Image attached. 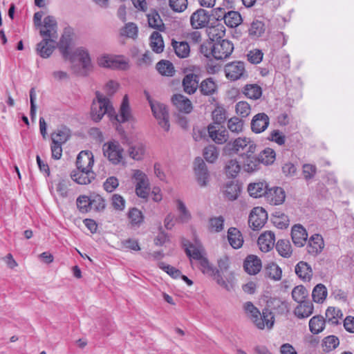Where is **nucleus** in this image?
<instances>
[{"label":"nucleus","mask_w":354,"mask_h":354,"mask_svg":"<svg viewBox=\"0 0 354 354\" xmlns=\"http://www.w3.org/2000/svg\"><path fill=\"white\" fill-rule=\"evenodd\" d=\"M107 114L110 119L120 123H124L131 118L129 98L127 95L123 97L120 109V113L115 114L109 99L100 91H96L95 98L93 100L91 108V117L95 122H99L104 115Z\"/></svg>","instance_id":"nucleus-1"},{"label":"nucleus","mask_w":354,"mask_h":354,"mask_svg":"<svg viewBox=\"0 0 354 354\" xmlns=\"http://www.w3.org/2000/svg\"><path fill=\"white\" fill-rule=\"evenodd\" d=\"M185 252L189 257L191 264H196L203 274L211 277L221 287L229 290V286L218 275V272L208 259L207 253L203 245H185Z\"/></svg>","instance_id":"nucleus-2"},{"label":"nucleus","mask_w":354,"mask_h":354,"mask_svg":"<svg viewBox=\"0 0 354 354\" xmlns=\"http://www.w3.org/2000/svg\"><path fill=\"white\" fill-rule=\"evenodd\" d=\"M68 30V60L71 64V69L78 75L87 76L93 70L89 53L83 47L74 48Z\"/></svg>","instance_id":"nucleus-3"},{"label":"nucleus","mask_w":354,"mask_h":354,"mask_svg":"<svg viewBox=\"0 0 354 354\" xmlns=\"http://www.w3.org/2000/svg\"><path fill=\"white\" fill-rule=\"evenodd\" d=\"M243 308L246 315L259 329L263 330L266 327L268 329L272 328L274 323V317L272 313L268 309L263 310L262 313H261L251 301L244 303Z\"/></svg>","instance_id":"nucleus-4"},{"label":"nucleus","mask_w":354,"mask_h":354,"mask_svg":"<svg viewBox=\"0 0 354 354\" xmlns=\"http://www.w3.org/2000/svg\"><path fill=\"white\" fill-rule=\"evenodd\" d=\"M257 145L250 138L239 137L227 142L223 153L225 155L237 154L242 158L249 153H255Z\"/></svg>","instance_id":"nucleus-5"},{"label":"nucleus","mask_w":354,"mask_h":354,"mask_svg":"<svg viewBox=\"0 0 354 354\" xmlns=\"http://www.w3.org/2000/svg\"><path fill=\"white\" fill-rule=\"evenodd\" d=\"M102 151L104 157L113 165L124 162V149L117 140H111L104 143Z\"/></svg>","instance_id":"nucleus-6"},{"label":"nucleus","mask_w":354,"mask_h":354,"mask_svg":"<svg viewBox=\"0 0 354 354\" xmlns=\"http://www.w3.org/2000/svg\"><path fill=\"white\" fill-rule=\"evenodd\" d=\"M132 179L135 183L136 195L142 198H147L150 192V184L148 176L141 170L133 171Z\"/></svg>","instance_id":"nucleus-7"},{"label":"nucleus","mask_w":354,"mask_h":354,"mask_svg":"<svg viewBox=\"0 0 354 354\" xmlns=\"http://www.w3.org/2000/svg\"><path fill=\"white\" fill-rule=\"evenodd\" d=\"M100 67L125 70L129 67L128 62L122 56L104 54L97 57Z\"/></svg>","instance_id":"nucleus-8"},{"label":"nucleus","mask_w":354,"mask_h":354,"mask_svg":"<svg viewBox=\"0 0 354 354\" xmlns=\"http://www.w3.org/2000/svg\"><path fill=\"white\" fill-rule=\"evenodd\" d=\"M50 150L52 158L59 160L62 156V145L66 142V131L65 128L58 129L50 135Z\"/></svg>","instance_id":"nucleus-9"},{"label":"nucleus","mask_w":354,"mask_h":354,"mask_svg":"<svg viewBox=\"0 0 354 354\" xmlns=\"http://www.w3.org/2000/svg\"><path fill=\"white\" fill-rule=\"evenodd\" d=\"M44 24L40 30V35L44 39L55 42L58 37L57 23L55 18L53 16H47L44 19Z\"/></svg>","instance_id":"nucleus-10"},{"label":"nucleus","mask_w":354,"mask_h":354,"mask_svg":"<svg viewBox=\"0 0 354 354\" xmlns=\"http://www.w3.org/2000/svg\"><path fill=\"white\" fill-rule=\"evenodd\" d=\"M151 109L153 116L157 120L158 124L165 131L169 130L170 124L169 122V112L167 106L160 102L151 104Z\"/></svg>","instance_id":"nucleus-11"},{"label":"nucleus","mask_w":354,"mask_h":354,"mask_svg":"<svg viewBox=\"0 0 354 354\" xmlns=\"http://www.w3.org/2000/svg\"><path fill=\"white\" fill-rule=\"evenodd\" d=\"M224 72L228 80L236 81L244 75L245 64L240 61L230 62L225 66Z\"/></svg>","instance_id":"nucleus-12"},{"label":"nucleus","mask_w":354,"mask_h":354,"mask_svg":"<svg viewBox=\"0 0 354 354\" xmlns=\"http://www.w3.org/2000/svg\"><path fill=\"white\" fill-rule=\"evenodd\" d=\"M268 219L266 211L261 207L253 208L249 216V224L253 230L261 228Z\"/></svg>","instance_id":"nucleus-13"},{"label":"nucleus","mask_w":354,"mask_h":354,"mask_svg":"<svg viewBox=\"0 0 354 354\" xmlns=\"http://www.w3.org/2000/svg\"><path fill=\"white\" fill-rule=\"evenodd\" d=\"M194 169L198 183L201 187L206 186L209 182V174L207 166L201 158L198 157L195 159Z\"/></svg>","instance_id":"nucleus-14"},{"label":"nucleus","mask_w":354,"mask_h":354,"mask_svg":"<svg viewBox=\"0 0 354 354\" xmlns=\"http://www.w3.org/2000/svg\"><path fill=\"white\" fill-rule=\"evenodd\" d=\"M214 59L221 60L228 58L234 50V44L227 39L214 43Z\"/></svg>","instance_id":"nucleus-15"},{"label":"nucleus","mask_w":354,"mask_h":354,"mask_svg":"<svg viewBox=\"0 0 354 354\" xmlns=\"http://www.w3.org/2000/svg\"><path fill=\"white\" fill-rule=\"evenodd\" d=\"M210 15L205 9L199 8L194 12L190 17V24L194 29L205 28L209 22Z\"/></svg>","instance_id":"nucleus-16"},{"label":"nucleus","mask_w":354,"mask_h":354,"mask_svg":"<svg viewBox=\"0 0 354 354\" xmlns=\"http://www.w3.org/2000/svg\"><path fill=\"white\" fill-rule=\"evenodd\" d=\"M207 131L209 138L216 144H224L229 139L228 131L223 127L216 125L215 124H209L207 127Z\"/></svg>","instance_id":"nucleus-17"},{"label":"nucleus","mask_w":354,"mask_h":354,"mask_svg":"<svg viewBox=\"0 0 354 354\" xmlns=\"http://www.w3.org/2000/svg\"><path fill=\"white\" fill-rule=\"evenodd\" d=\"M147 153V147L145 143L140 141L131 142L129 143L127 153L130 158L136 161L142 160Z\"/></svg>","instance_id":"nucleus-18"},{"label":"nucleus","mask_w":354,"mask_h":354,"mask_svg":"<svg viewBox=\"0 0 354 354\" xmlns=\"http://www.w3.org/2000/svg\"><path fill=\"white\" fill-rule=\"evenodd\" d=\"M71 177L73 181L80 185H88L95 178L93 169H78L73 171Z\"/></svg>","instance_id":"nucleus-19"},{"label":"nucleus","mask_w":354,"mask_h":354,"mask_svg":"<svg viewBox=\"0 0 354 354\" xmlns=\"http://www.w3.org/2000/svg\"><path fill=\"white\" fill-rule=\"evenodd\" d=\"M76 169H93L94 165L93 154L91 151H82L76 159Z\"/></svg>","instance_id":"nucleus-20"},{"label":"nucleus","mask_w":354,"mask_h":354,"mask_svg":"<svg viewBox=\"0 0 354 354\" xmlns=\"http://www.w3.org/2000/svg\"><path fill=\"white\" fill-rule=\"evenodd\" d=\"M269 122L268 116L264 113H259L253 117L251 121V129L255 133H260L268 128Z\"/></svg>","instance_id":"nucleus-21"},{"label":"nucleus","mask_w":354,"mask_h":354,"mask_svg":"<svg viewBox=\"0 0 354 354\" xmlns=\"http://www.w3.org/2000/svg\"><path fill=\"white\" fill-rule=\"evenodd\" d=\"M261 267L262 265L261 259L255 255H248L244 261V270L250 275H254L259 273Z\"/></svg>","instance_id":"nucleus-22"},{"label":"nucleus","mask_w":354,"mask_h":354,"mask_svg":"<svg viewBox=\"0 0 354 354\" xmlns=\"http://www.w3.org/2000/svg\"><path fill=\"white\" fill-rule=\"evenodd\" d=\"M171 101L176 108L180 111L185 113H189L192 110V104L191 101L185 96L181 94H176Z\"/></svg>","instance_id":"nucleus-23"},{"label":"nucleus","mask_w":354,"mask_h":354,"mask_svg":"<svg viewBox=\"0 0 354 354\" xmlns=\"http://www.w3.org/2000/svg\"><path fill=\"white\" fill-rule=\"evenodd\" d=\"M296 274L304 281H310L313 277V269L311 266L305 261H299L295 268Z\"/></svg>","instance_id":"nucleus-24"},{"label":"nucleus","mask_w":354,"mask_h":354,"mask_svg":"<svg viewBox=\"0 0 354 354\" xmlns=\"http://www.w3.org/2000/svg\"><path fill=\"white\" fill-rule=\"evenodd\" d=\"M286 198L284 190L281 187H274L268 191L266 200L272 205H279L283 203Z\"/></svg>","instance_id":"nucleus-25"},{"label":"nucleus","mask_w":354,"mask_h":354,"mask_svg":"<svg viewBox=\"0 0 354 354\" xmlns=\"http://www.w3.org/2000/svg\"><path fill=\"white\" fill-rule=\"evenodd\" d=\"M66 197V182L64 179L60 180L55 185V198L58 205L62 209H64Z\"/></svg>","instance_id":"nucleus-26"},{"label":"nucleus","mask_w":354,"mask_h":354,"mask_svg":"<svg viewBox=\"0 0 354 354\" xmlns=\"http://www.w3.org/2000/svg\"><path fill=\"white\" fill-rule=\"evenodd\" d=\"M241 159L243 160V167L245 171L253 172L260 169L261 162L258 156H257L254 153H249Z\"/></svg>","instance_id":"nucleus-27"},{"label":"nucleus","mask_w":354,"mask_h":354,"mask_svg":"<svg viewBox=\"0 0 354 354\" xmlns=\"http://www.w3.org/2000/svg\"><path fill=\"white\" fill-rule=\"evenodd\" d=\"M198 76L194 73H189L185 76L183 80V86L185 93L193 94L198 87Z\"/></svg>","instance_id":"nucleus-28"},{"label":"nucleus","mask_w":354,"mask_h":354,"mask_svg":"<svg viewBox=\"0 0 354 354\" xmlns=\"http://www.w3.org/2000/svg\"><path fill=\"white\" fill-rule=\"evenodd\" d=\"M218 18H224V23L229 28H236L242 23V17L237 11H228L225 15H218Z\"/></svg>","instance_id":"nucleus-29"},{"label":"nucleus","mask_w":354,"mask_h":354,"mask_svg":"<svg viewBox=\"0 0 354 354\" xmlns=\"http://www.w3.org/2000/svg\"><path fill=\"white\" fill-rule=\"evenodd\" d=\"M149 26L151 28L162 31L165 29V25L158 12L155 10H150L147 14Z\"/></svg>","instance_id":"nucleus-30"},{"label":"nucleus","mask_w":354,"mask_h":354,"mask_svg":"<svg viewBox=\"0 0 354 354\" xmlns=\"http://www.w3.org/2000/svg\"><path fill=\"white\" fill-rule=\"evenodd\" d=\"M313 304L310 301H305L299 303L295 309V315L300 319L306 318L310 316L313 312Z\"/></svg>","instance_id":"nucleus-31"},{"label":"nucleus","mask_w":354,"mask_h":354,"mask_svg":"<svg viewBox=\"0 0 354 354\" xmlns=\"http://www.w3.org/2000/svg\"><path fill=\"white\" fill-rule=\"evenodd\" d=\"M291 236L293 243H302L308 239V233L301 224H296L292 227Z\"/></svg>","instance_id":"nucleus-32"},{"label":"nucleus","mask_w":354,"mask_h":354,"mask_svg":"<svg viewBox=\"0 0 354 354\" xmlns=\"http://www.w3.org/2000/svg\"><path fill=\"white\" fill-rule=\"evenodd\" d=\"M248 191L250 195L254 198H259L265 196L268 190H267V185L263 182L250 183L248 185Z\"/></svg>","instance_id":"nucleus-33"},{"label":"nucleus","mask_w":354,"mask_h":354,"mask_svg":"<svg viewBox=\"0 0 354 354\" xmlns=\"http://www.w3.org/2000/svg\"><path fill=\"white\" fill-rule=\"evenodd\" d=\"M243 93L248 98L257 100L262 95V88L258 84H248L243 87Z\"/></svg>","instance_id":"nucleus-34"},{"label":"nucleus","mask_w":354,"mask_h":354,"mask_svg":"<svg viewBox=\"0 0 354 354\" xmlns=\"http://www.w3.org/2000/svg\"><path fill=\"white\" fill-rule=\"evenodd\" d=\"M328 295L326 287L322 283L317 284L312 292V297L314 302L322 304L326 300Z\"/></svg>","instance_id":"nucleus-35"},{"label":"nucleus","mask_w":354,"mask_h":354,"mask_svg":"<svg viewBox=\"0 0 354 354\" xmlns=\"http://www.w3.org/2000/svg\"><path fill=\"white\" fill-rule=\"evenodd\" d=\"M91 211L100 212L106 207V201L104 198L98 194L92 193L90 194Z\"/></svg>","instance_id":"nucleus-36"},{"label":"nucleus","mask_w":354,"mask_h":354,"mask_svg":"<svg viewBox=\"0 0 354 354\" xmlns=\"http://www.w3.org/2000/svg\"><path fill=\"white\" fill-rule=\"evenodd\" d=\"M50 41L48 39H43L37 45V52L42 58H48L53 53L55 46L50 44Z\"/></svg>","instance_id":"nucleus-37"},{"label":"nucleus","mask_w":354,"mask_h":354,"mask_svg":"<svg viewBox=\"0 0 354 354\" xmlns=\"http://www.w3.org/2000/svg\"><path fill=\"white\" fill-rule=\"evenodd\" d=\"M326 319L322 316L316 315L309 321V328L312 333L319 334L323 331L325 327Z\"/></svg>","instance_id":"nucleus-38"},{"label":"nucleus","mask_w":354,"mask_h":354,"mask_svg":"<svg viewBox=\"0 0 354 354\" xmlns=\"http://www.w3.org/2000/svg\"><path fill=\"white\" fill-rule=\"evenodd\" d=\"M176 206L179 212L178 216L176 218V221L180 223H188L190 221L192 216L189 210L187 209L185 203L181 200L178 199L176 201Z\"/></svg>","instance_id":"nucleus-39"},{"label":"nucleus","mask_w":354,"mask_h":354,"mask_svg":"<svg viewBox=\"0 0 354 354\" xmlns=\"http://www.w3.org/2000/svg\"><path fill=\"white\" fill-rule=\"evenodd\" d=\"M171 44L175 53L178 57L185 58L189 56L190 48L187 42L173 40Z\"/></svg>","instance_id":"nucleus-40"},{"label":"nucleus","mask_w":354,"mask_h":354,"mask_svg":"<svg viewBox=\"0 0 354 354\" xmlns=\"http://www.w3.org/2000/svg\"><path fill=\"white\" fill-rule=\"evenodd\" d=\"M224 223L225 218L222 216L211 217L208 221V230L211 232H221L224 229Z\"/></svg>","instance_id":"nucleus-41"},{"label":"nucleus","mask_w":354,"mask_h":354,"mask_svg":"<svg viewBox=\"0 0 354 354\" xmlns=\"http://www.w3.org/2000/svg\"><path fill=\"white\" fill-rule=\"evenodd\" d=\"M341 310L335 307H328L326 312V321L333 325H337L342 318Z\"/></svg>","instance_id":"nucleus-42"},{"label":"nucleus","mask_w":354,"mask_h":354,"mask_svg":"<svg viewBox=\"0 0 354 354\" xmlns=\"http://www.w3.org/2000/svg\"><path fill=\"white\" fill-rule=\"evenodd\" d=\"M150 46L156 53H162L164 50V41L160 32L154 31L150 37Z\"/></svg>","instance_id":"nucleus-43"},{"label":"nucleus","mask_w":354,"mask_h":354,"mask_svg":"<svg viewBox=\"0 0 354 354\" xmlns=\"http://www.w3.org/2000/svg\"><path fill=\"white\" fill-rule=\"evenodd\" d=\"M198 88L203 95H211L216 92L217 86L213 79L209 77L203 80Z\"/></svg>","instance_id":"nucleus-44"},{"label":"nucleus","mask_w":354,"mask_h":354,"mask_svg":"<svg viewBox=\"0 0 354 354\" xmlns=\"http://www.w3.org/2000/svg\"><path fill=\"white\" fill-rule=\"evenodd\" d=\"M266 274L270 279L275 281L281 279L282 276V270L279 266L273 262L269 263L265 268Z\"/></svg>","instance_id":"nucleus-45"},{"label":"nucleus","mask_w":354,"mask_h":354,"mask_svg":"<svg viewBox=\"0 0 354 354\" xmlns=\"http://www.w3.org/2000/svg\"><path fill=\"white\" fill-rule=\"evenodd\" d=\"M261 164L272 165L276 158L275 151L271 148H266L258 155Z\"/></svg>","instance_id":"nucleus-46"},{"label":"nucleus","mask_w":354,"mask_h":354,"mask_svg":"<svg viewBox=\"0 0 354 354\" xmlns=\"http://www.w3.org/2000/svg\"><path fill=\"white\" fill-rule=\"evenodd\" d=\"M272 221L274 225L279 229L286 228L289 225L288 216L280 211L275 212L272 214Z\"/></svg>","instance_id":"nucleus-47"},{"label":"nucleus","mask_w":354,"mask_h":354,"mask_svg":"<svg viewBox=\"0 0 354 354\" xmlns=\"http://www.w3.org/2000/svg\"><path fill=\"white\" fill-rule=\"evenodd\" d=\"M128 218L133 226H140L144 221V216L140 210L133 207L128 212Z\"/></svg>","instance_id":"nucleus-48"},{"label":"nucleus","mask_w":354,"mask_h":354,"mask_svg":"<svg viewBox=\"0 0 354 354\" xmlns=\"http://www.w3.org/2000/svg\"><path fill=\"white\" fill-rule=\"evenodd\" d=\"M227 237L229 243H243L244 242L241 231L234 227L227 230Z\"/></svg>","instance_id":"nucleus-49"},{"label":"nucleus","mask_w":354,"mask_h":354,"mask_svg":"<svg viewBox=\"0 0 354 354\" xmlns=\"http://www.w3.org/2000/svg\"><path fill=\"white\" fill-rule=\"evenodd\" d=\"M225 170L227 176L235 178L240 172L241 166L236 159H232L226 163Z\"/></svg>","instance_id":"nucleus-50"},{"label":"nucleus","mask_w":354,"mask_h":354,"mask_svg":"<svg viewBox=\"0 0 354 354\" xmlns=\"http://www.w3.org/2000/svg\"><path fill=\"white\" fill-rule=\"evenodd\" d=\"M207 35L212 41L215 39L221 38L225 34V28L222 24L208 27L207 29Z\"/></svg>","instance_id":"nucleus-51"},{"label":"nucleus","mask_w":354,"mask_h":354,"mask_svg":"<svg viewBox=\"0 0 354 354\" xmlns=\"http://www.w3.org/2000/svg\"><path fill=\"white\" fill-rule=\"evenodd\" d=\"M158 71L162 75L172 76L174 73L173 64L167 60H161L157 65Z\"/></svg>","instance_id":"nucleus-52"},{"label":"nucleus","mask_w":354,"mask_h":354,"mask_svg":"<svg viewBox=\"0 0 354 354\" xmlns=\"http://www.w3.org/2000/svg\"><path fill=\"white\" fill-rule=\"evenodd\" d=\"M219 155L217 147L213 145H208L203 150L204 158L209 162H214Z\"/></svg>","instance_id":"nucleus-53"},{"label":"nucleus","mask_w":354,"mask_h":354,"mask_svg":"<svg viewBox=\"0 0 354 354\" xmlns=\"http://www.w3.org/2000/svg\"><path fill=\"white\" fill-rule=\"evenodd\" d=\"M265 25L261 21H254L249 29V35L252 37H259L265 32Z\"/></svg>","instance_id":"nucleus-54"},{"label":"nucleus","mask_w":354,"mask_h":354,"mask_svg":"<svg viewBox=\"0 0 354 354\" xmlns=\"http://www.w3.org/2000/svg\"><path fill=\"white\" fill-rule=\"evenodd\" d=\"M308 295V290L301 285L295 287L292 291V299L297 303L305 301Z\"/></svg>","instance_id":"nucleus-55"},{"label":"nucleus","mask_w":354,"mask_h":354,"mask_svg":"<svg viewBox=\"0 0 354 354\" xmlns=\"http://www.w3.org/2000/svg\"><path fill=\"white\" fill-rule=\"evenodd\" d=\"M227 128L232 133H239L243 131V121L237 117H232L227 121Z\"/></svg>","instance_id":"nucleus-56"},{"label":"nucleus","mask_w":354,"mask_h":354,"mask_svg":"<svg viewBox=\"0 0 354 354\" xmlns=\"http://www.w3.org/2000/svg\"><path fill=\"white\" fill-rule=\"evenodd\" d=\"M212 120L216 125L220 126L226 120V111L221 106L216 107L212 113Z\"/></svg>","instance_id":"nucleus-57"},{"label":"nucleus","mask_w":354,"mask_h":354,"mask_svg":"<svg viewBox=\"0 0 354 354\" xmlns=\"http://www.w3.org/2000/svg\"><path fill=\"white\" fill-rule=\"evenodd\" d=\"M239 192L240 190L238 185L234 183H231L227 184L224 191V194L230 201H234L238 198Z\"/></svg>","instance_id":"nucleus-58"},{"label":"nucleus","mask_w":354,"mask_h":354,"mask_svg":"<svg viewBox=\"0 0 354 354\" xmlns=\"http://www.w3.org/2000/svg\"><path fill=\"white\" fill-rule=\"evenodd\" d=\"M77 207L82 213L91 211L90 196L82 195L76 200Z\"/></svg>","instance_id":"nucleus-59"},{"label":"nucleus","mask_w":354,"mask_h":354,"mask_svg":"<svg viewBox=\"0 0 354 354\" xmlns=\"http://www.w3.org/2000/svg\"><path fill=\"white\" fill-rule=\"evenodd\" d=\"M217 265L218 268H216V269L218 272V275H219L221 279L227 283V282L224 280L221 273H224L228 270L230 265V258L227 256L220 257L217 260Z\"/></svg>","instance_id":"nucleus-60"},{"label":"nucleus","mask_w":354,"mask_h":354,"mask_svg":"<svg viewBox=\"0 0 354 354\" xmlns=\"http://www.w3.org/2000/svg\"><path fill=\"white\" fill-rule=\"evenodd\" d=\"M236 113L241 118L248 117L251 111L250 105L245 101H240L236 104Z\"/></svg>","instance_id":"nucleus-61"},{"label":"nucleus","mask_w":354,"mask_h":354,"mask_svg":"<svg viewBox=\"0 0 354 354\" xmlns=\"http://www.w3.org/2000/svg\"><path fill=\"white\" fill-rule=\"evenodd\" d=\"M126 201L124 198L118 194H114L111 196V205L118 211H122L125 208Z\"/></svg>","instance_id":"nucleus-62"},{"label":"nucleus","mask_w":354,"mask_h":354,"mask_svg":"<svg viewBox=\"0 0 354 354\" xmlns=\"http://www.w3.org/2000/svg\"><path fill=\"white\" fill-rule=\"evenodd\" d=\"M317 173V167L312 164H304L302 167V174L306 180L313 179Z\"/></svg>","instance_id":"nucleus-63"},{"label":"nucleus","mask_w":354,"mask_h":354,"mask_svg":"<svg viewBox=\"0 0 354 354\" xmlns=\"http://www.w3.org/2000/svg\"><path fill=\"white\" fill-rule=\"evenodd\" d=\"M121 35L131 38H135L138 35V27L133 23H128L122 28Z\"/></svg>","instance_id":"nucleus-64"}]
</instances>
